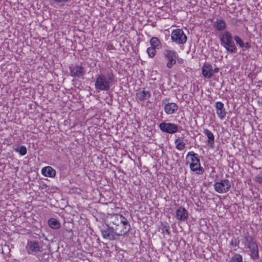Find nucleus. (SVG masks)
<instances>
[{
	"label": "nucleus",
	"instance_id": "412c9836",
	"mask_svg": "<svg viewBox=\"0 0 262 262\" xmlns=\"http://www.w3.org/2000/svg\"><path fill=\"white\" fill-rule=\"evenodd\" d=\"M48 224L49 227L54 229H58L60 227V224L57 220L54 218L49 219Z\"/></svg>",
	"mask_w": 262,
	"mask_h": 262
},
{
	"label": "nucleus",
	"instance_id": "5701e85b",
	"mask_svg": "<svg viewBox=\"0 0 262 262\" xmlns=\"http://www.w3.org/2000/svg\"><path fill=\"white\" fill-rule=\"evenodd\" d=\"M176 148L179 150H183L185 148V143L183 139L177 138L174 140Z\"/></svg>",
	"mask_w": 262,
	"mask_h": 262
},
{
	"label": "nucleus",
	"instance_id": "0eeeda50",
	"mask_svg": "<svg viewBox=\"0 0 262 262\" xmlns=\"http://www.w3.org/2000/svg\"><path fill=\"white\" fill-rule=\"evenodd\" d=\"M171 39L172 41L178 44H184L187 41V37L181 29H176L172 31Z\"/></svg>",
	"mask_w": 262,
	"mask_h": 262
},
{
	"label": "nucleus",
	"instance_id": "9d476101",
	"mask_svg": "<svg viewBox=\"0 0 262 262\" xmlns=\"http://www.w3.org/2000/svg\"><path fill=\"white\" fill-rule=\"evenodd\" d=\"M159 127L163 132L171 134L176 133L178 130V125L172 123L162 122Z\"/></svg>",
	"mask_w": 262,
	"mask_h": 262
},
{
	"label": "nucleus",
	"instance_id": "ddd939ff",
	"mask_svg": "<svg viewBox=\"0 0 262 262\" xmlns=\"http://www.w3.org/2000/svg\"><path fill=\"white\" fill-rule=\"evenodd\" d=\"M101 233L103 239L109 241L115 240L118 236L115 233V231L112 229L110 227H108L106 229H102Z\"/></svg>",
	"mask_w": 262,
	"mask_h": 262
},
{
	"label": "nucleus",
	"instance_id": "b1692460",
	"mask_svg": "<svg viewBox=\"0 0 262 262\" xmlns=\"http://www.w3.org/2000/svg\"><path fill=\"white\" fill-rule=\"evenodd\" d=\"M150 44L151 47L159 49L161 47L160 40L156 37H153L150 39Z\"/></svg>",
	"mask_w": 262,
	"mask_h": 262
},
{
	"label": "nucleus",
	"instance_id": "a878e982",
	"mask_svg": "<svg viewBox=\"0 0 262 262\" xmlns=\"http://www.w3.org/2000/svg\"><path fill=\"white\" fill-rule=\"evenodd\" d=\"M232 262H243V257L239 254L236 253L231 258Z\"/></svg>",
	"mask_w": 262,
	"mask_h": 262
},
{
	"label": "nucleus",
	"instance_id": "423d86ee",
	"mask_svg": "<svg viewBox=\"0 0 262 262\" xmlns=\"http://www.w3.org/2000/svg\"><path fill=\"white\" fill-rule=\"evenodd\" d=\"M163 55L167 60L166 67L168 69H171L176 63V59L178 57V53L174 50L166 49L164 51Z\"/></svg>",
	"mask_w": 262,
	"mask_h": 262
},
{
	"label": "nucleus",
	"instance_id": "20e7f679",
	"mask_svg": "<svg viewBox=\"0 0 262 262\" xmlns=\"http://www.w3.org/2000/svg\"><path fill=\"white\" fill-rule=\"evenodd\" d=\"M186 158H190V169L192 171L195 172L196 174L201 175L204 172L203 167L201 166L200 160L197 154L191 151L188 152Z\"/></svg>",
	"mask_w": 262,
	"mask_h": 262
},
{
	"label": "nucleus",
	"instance_id": "7c9ffc66",
	"mask_svg": "<svg viewBox=\"0 0 262 262\" xmlns=\"http://www.w3.org/2000/svg\"><path fill=\"white\" fill-rule=\"evenodd\" d=\"M177 61L180 64H182L184 62V59L178 57V58L176 59V62Z\"/></svg>",
	"mask_w": 262,
	"mask_h": 262
},
{
	"label": "nucleus",
	"instance_id": "c756f323",
	"mask_svg": "<svg viewBox=\"0 0 262 262\" xmlns=\"http://www.w3.org/2000/svg\"><path fill=\"white\" fill-rule=\"evenodd\" d=\"M239 240L237 238H233L231 239L230 245L233 247H238Z\"/></svg>",
	"mask_w": 262,
	"mask_h": 262
},
{
	"label": "nucleus",
	"instance_id": "f8f14e48",
	"mask_svg": "<svg viewBox=\"0 0 262 262\" xmlns=\"http://www.w3.org/2000/svg\"><path fill=\"white\" fill-rule=\"evenodd\" d=\"M214 107L218 117L221 120L224 119L226 116L227 112L224 107V103L221 101H216L215 102Z\"/></svg>",
	"mask_w": 262,
	"mask_h": 262
},
{
	"label": "nucleus",
	"instance_id": "39448f33",
	"mask_svg": "<svg viewBox=\"0 0 262 262\" xmlns=\"http://www.w3.org/2000/svg\"><path fill=\"white\" fill-rule=\"evenodd\" d=\"M246 241V246L249 249V256L252 259L255 260L259 258V251L257 244L252 236H246L245 237Z\"/></svg>",
	"mask_w": 262,
	"mask_h": 262
},
{
	"label": "nucleus",
	"instance_id": "393cba45",
	"mask_svg": "<svg viewBox=\"0 0 262 262\" xmlns=\"http://www.w3.org/2000/svg\"><path fill=\"white\" fill-rule=\"evenodd\" d=\"M156 49V48L151 47L147 49V53L149 57L153 58L155 56L157 53Z\"/></svg>",
	"mask_w": 262,
	"mask_h": 262
},
{
	"label": "nucleus",
	"instance_id": "7ed1b4c3",
	"mask_svg": "<svg viewBox=\"0 0 262 262\" xmlns=\"http://www.w3.org/2000/svg\"><path fill=\"white\" fill-rule=\"evenodd\" d=\"M220 43L227 51L232 53L236 51V47L231 33L224 31L219 35Z\"/></svg>",
	"mask_w": 262,
	"mask_h": 262
},
{
	"label": "nucleus",
	"instance_id": "4468645a",
	"mask_svg": "<svg viewBox=\"0 0 262 262\" xmlns=\"http://www.w3.org/2000/svg\"><path fill=\"white\" fill-rule=\"evenodd\" d=\"M202 72L205 78H211L213 75L212 66L208 63H204L202 68Z\"/></svg>",
	"mask_w": 262,
	"mask_h": 262
},
{
	"label": "nucleus",
	"instance_id": "1a4fd4ad",
	"mask_svg": "<svg viewBox=\"0 0 262 262\" xmlns=\"http://www.w3.org/2000/svg\"><path fill=\"white\" fill-rule=\"evenodd\" d=\"M27 252L29 254H34L42 251V246L36 241H28L26 246Z\"/></svg>",
	"mask_w": 262,
	"mask_h": 262
},
{
	"label": "nucleus",
	"instance_id": "f3484780",
	"mask_svg": "<svg viewBox=\"0 0 262 262\" xmlns=\"http://www.w3.org/2000/svg\"><path fill=\"white\" fill-rule=\"evenodd\" d=\"M41 174L46 177L54 178L56 176V171L52 167L47 166L43 167L41 170Z\"/></svg>",
	"mask_w": 262,
	"mask_h": 262
},
{
	"label": "nucleus",
	"instance_id": "a211bd4d",
	"mask_svg": "<svg viewBox=\"0 0 262 262\" xmlns=\"http://www.w3.org/2000/svg\"><path fill=\"white\" fill-rule=\"evenodd\" d=\"M176 217L178 220L184 221L188 218L187 211L184 208L180 207L176 211Z\"/></svg>",
	"mask_w": 262,
	"mask_h": 262
},
{
	"label": "nucleus",
	"instance_id": "2f4dec72",
	"mask_svg": "<svg viewBox=\"0 0 262 262\" xmlns=\"http://www.w3.org/2000/svg\"><path fill=\"white\" fill-rule=\"evenodd\" d=\"M55 2L57 3H66L68 2L69 0H54Z\"/></svg>",
	"mask_w": 262,
	"mask_h": 262
},
{
	"label": "nucleus",
	"instance_id": "4be33fe9",
	"mask_svg": "<svg viewBox=\"0 0 262 262\" xmlns=\"http://www.w3.org/2000/svg\"><path fill=\"white\" fill-rule=\"evenodd\" d=\"M159 229L161 231V232L163 235H169L170 234L169 226L166 222L161 223L159 226Z\"/></svg>",
	"mask_w": 262,
	"mask_h": 262
},
{
	"label": "nucleus",
	"instance_id": "c85d7f7f",
	"mask_svg": "<svg viewBox=\"0 0 262 262\" xmlns=\"http://www.w3.org/2000/svg\"><path fill=\"white\" fill-rule=\"evenodd\" d=\"M254 181L257 183L262 184V171H260L254 177Z\"/></svg>",
	"mask_w": 262,
	"mask_h": 262
},
{
	"label": "nucleus",
	"instance_id": "72a5a7b5",
	"mask_svg": "<svg viewBox=\"0 0 262 262\" xmlns=\"http://www.w3.org/2000/svg\"><path fill=\"white\" fill-rule=\"evenodd\" d=\"M245 47L246 48H248L250 46H249V44L248 43H246V45H245Z\"/></svg>",
	"mask_w": 262,
	"mask_h": 262
},
{
	"label": "nucleus",
	"instance_id": "dca6fc26",
	"mask_svg": "<svg viewBox=\"0 0 262 262\" xmlns=\"http://www.w3.org/2000/svg\"><path fill=\"white\" fill-rule=\"evenodd\" d=\"M164 111L167 115H171L177 111L178 106L174 102H168L164 106Z\"/></svg>",
	"mask_w": 262,
	"mask_h": 262
},
{
	"label": "nucleus",
	"instance_id": "473e14b6",
	"mask_svg": "<svg viewBox=\"0 0 262 262\" xmlns=\"http://www.w3.org/2000/svg\"><path fill=\"white\" fill-rule=\"evenodd\" d=\"M213 73H218L219 71V69L218 68H215L214 69H213Z\"/></svg>",
	"mask_w": 262,
	"mask_h": 262
},
{
	"label": "nucleus",
	"instance_id": "2eb2a0df",
	"mask_svg": "<svg viewBox=\"0 0 262 262\" xmlns=\"http://www.w3.org/2000/svg\"><path fill=\"white\" fill-rule=\"evenodd\" d=\"M213 27L216 31L221 32L226 30L227 24L223 18H218L214 21Z\"/></svg>",
	"mask_w": 262,
	"mask_h": 262
},
{
	"label": "nucleus",
	"instance_id": "f03ea898",
	"mask_svg": "<svg viewBox=\"0 0 262 262\" xmlns=\"http://www.w3.org/2000/svg\"><path fill=\"white\" fill-rule=\"evenodd\" d=\"M114 80V75L112 72L108 73L105 76L103 74L99 75L95 82L96 89L100 91H108Z\"/></svg>",
	"mask_w": 262,
	"mask_h": 262
},
{
	"label": "nucleus",
	"instance_id": "6ab92c4d",
	"mask_svg": "<svg viewBox=\"0 0 262 262\" xmlns=\"http://www.w3.org/2000/svg\"><path fill=\"white\" fill-rule=\"evenodd\" d=\"M136 96L140 101H144L150 97L151 94L149 91L145 90L144 89L143 90L137 92Z\"/></svg>",
	"mask_w": 262,
	"mask_h": 262
},
{
	"label": "nucleus",
	"instance_id": "9b49d317",
	"mask_svg": "<svg viewBox=\"0 0 262 262\" xmlns=\"http://www.w3.org/2000/svg\"><path fill=\"white\" fill-rule=\"evenodd\" d=\"M70 75L73 77L81 78L85 74L84 68L81 65H75L70 67Z\"/></svg>",
	"mask_w": 262,
	"mask_h": 262
},
{
	"label": "nucleus",
	"instance_id": "f257e3e1",
	"mask_svg": "<svg viewBox=\"0 0 262 262\" xmlns=\"http://www.w3.org/2000/svg\"><path fill=\"white\" fill-rule=\"evenodd\" d=\"M107 227L115 231L117 236H124L130 230V223L127 219L120 214H108L106 217Z\"/></svg>",
	"mask_w": 262,
	"mask_h": 262
},
{
	"label": "nucleus",
	"instance_id": "6e6552de",
	"mask_svg": "<svg viewBox=\"0 0 262 262\" xmlns=\"http://www.w3.org/2000/svg\"><path fill=\"white\" fill-rule=\"evenodd\" d=\"M215 191L219 193H226L231 188V183L228 179H223L216 182L213 185Z\"/></svg>",
	"mask_w": 262,
	"mask_h": 262
},
{
	"label": "nucleus",
	"instance_id": "bb28decb",
	"mask_svg": "<svg viewBox=\"0 0 262 262\" xmlns=\"http://www.w3.org/2000/svg\"><path fill=\"white\" fill-rule=\"evenodd\" d=\"M15 151L18 152L21 156H24L27 153V149L25 146H21L19 148H16Z\"/></svg>",
	"mask_w": 262,
	"mask_h": 262
},
{
	"label": "nucleus",
	"instance_id": "aec40b11",
	"mask_svg": "<svg viewBox=\"0 0 262 262\" xmlns=\"http://www.w3.org/2000/svg\"><path fill=\"white\" fill-rule=\"evenodd\" d=\"M203 133L207 137V143L211 147H213L214 143V136L213 134L207 128H204Z\"/></svg>",
	"mask_w": 262,
	"mask_h": 262
},
{
	"label": "nucleus",
	"instance_id": "cd10ccee",
	"mask_svg": "<svg viewBox=\"0 0 262 262\" xmlns=\"http://www.w3.org/2000/svg\"><path fill=\"white\" fill-rule=\"evenodd\" d=\"M234 40L235 41L237 45H239L241 48H243L245 46L244 41L238 36H235L234 37Z\"/></svg>",
	"mask_w": 262,
	"mask_h": 262
},
{
	"label": "nucleus",
	"instance_id": "f704fd0d",
	"mask_svg": "<svg viewBox=\"0 0 262 262\" xmlns=\"http://www.w3.org/2000/svg\"><path fill=\"white\" fill-rule=\"evenodd\" d=\"M165 99H166V101H167L168 100V98H166Z\"/></svg>",
	"mask_w": 262,
	"mask_h": 262
}]
</instances>
